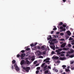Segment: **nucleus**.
Masks as SVG:
<instances>
[{
    "instance_id": "obj_47",
    "label": "nucleus",
    "mask_w": 74,
    "mask_h": 74,
    "mask_svg": "<svg viewBox=\"0 0 74 74\" xmlns=\"http://www.w3.org/2000/svg\"><path fill=\"white\" fill-rule=\"evenodd\" d=\"M11 69H12V70H14V66H13V65L12 66Z\"/></svg>"
},
{
    "instance_id": "obj_51",
    "label": "nucleus",
    "mask_w": 74,
    "mask_h": 74,
    "mask_svg": "<svg viewBox=\"0 0 74 74\" xmlns=\"http://www.w3.org/2000/svg\"><path fill=\"white\" fill-rule=\"evenodd\" d=\"M49 60H47V61H46L45 63H49Z\"/></svg>"
},
{
    "instance_id": "obj_7",
    "label": "nucleus",
    "mask_w": 74,
    "mask_h": 74,
    "mask_svg": "<svg viewBox=\"0 0 74 74\" xmlns=\"http://www.w3.org/2000/svg\"><path fill=\"white\" fill-rule=\"evenodd\" d=\"M27 59H28V58H26L25 59V60H26V63L27 64H29L30 63V62H29V60H28Z\"/></svg>"
},
{
    "instance_id": "obj_31",
    "label": "nucleus",
    "mask_w": 74,
    "mask_h": 74,
    "mask_svg": "<svg viewBox=\"0 0 74 74\" xmlns=\"http://www.w3.org/2000/svg\"><path fill=\"white\" fill-rule=\"evenodd\" d=\"M73 57H74V54H72V55L71 56H70V57L71 58H73Z\"/></svg>"
},
{
    "instance_id": "obj_64",
    "label": "nucleus",
    "mask_w": 74,
    "mask_h": 74,
    "mask_svg": "<svg viewBox=\"0 0 74 74\" xmlns=\"http://www.w3.org/2000/svg\"><path fill=\"white\" fill-rule=\"evenodd\" d=\"M47 60H50V58H48V59H47Z\"/></svg>"
},
{
    "instance_id": "obj_60",
    "label": "nucleus",
    "mask_w": 74,
    "mask_h": 74,
    "mask_svg": "<svg viewBox=\"0 0 74 74\" xmlns=\"http://www.w3.org/2000/svg\"><path fill=\"white\" fill-rule=\"evenodd\" d=\"M72 45H74V42H73L71 43Z\"/></svg>"
},
{
    "instance_id": "obj_37",
    "label": "nucleus",
    "mask_w": 74,
    "mask_h": 74,
    "mask_svg": "<svg viewBox=\"0 0 74 74\" xmlns=\"http://www.w3.org/2000/svg\"><path fill=\"white\" fill-rule=\"evenodd\" d=\"M37 63V61H36L34 62V64H36Z\"/></svg>"
},
{
    "instance_id": "obj_43",
    "label": "nucleus",
    "mask_w": 74,
    "mask_h": 74,
    "mask_svg": "<svg viewBox=\"0 0 74 74\" xmlns=\"http://www.w3.org/2000/svg\"><path fill=\"white\" fill-rule=\"evenodd\" d=\"M60 56H64V54H60Z\"/></svg>"
},
{
    "instance_id": "obj_11",
    "label": "nucleus",
    "mask_w": 74,
    "mask_h": 74,
    "mask_svg": "<svg viewBox=\"0 0 74 74\" xmlns=\"http://www.w3.org/2000/svg\"><path fill=\"white\" fill-rule=\"evenodd\" d=\"M48 37H49H49H48L47 38V40L48 41L49 40H52V38L51 37V36L49 35L48 36Z\"/></svg>"
},
{
    "instance_id": "obj_8",
    "label": "nucleus",
    "mask_w": 74,
    "mask_h": 74,
    "mask_svg": "<svg viewBox=\"0 0 74 74\" xmlns=\"http://www.w3.org/2000/svg\"><path fill=\"white\" fill-rule=\"evenodd\" d=\"M50 47L51 49H52L53 50H55V46H51Z\"/></svg>"
},
{
    "instance_id": "obj_38",
    "label": "nucleus",
    "mask_w": 74,
    "mask_h": 74,
    "mask_svg": "<svg viewBox=\"0 0 74 74\" xmlns=\"http://www.w3.org/2000/svg\"><path fill=\"white\" fill-rule=\"evenodd\" d=\"M55 53V52L54 51H52V52L51 53V54L52 55H53Z\"/></svg>"
},
{
    "instance_id": "obj_50",
    "label": "nucleus",
    "mask_w": 74,
    "mask_h": 74,
    "mask_svg": "<svg viewBox=\"0 0 74 74\" xmlns=\"http://www.w3.org/2000/svg\"><path fill=\"white\" fill-rule=\"evenodd\" d=\"M57 62L58 63H60V61L59 60H58L57 61Z\"/></svg>"
},
{
    "instance_id": "obj_22",
    "label": "nucleus",
    "mask_w": 74,
    "mask_h": 74,
    "mask_svg": "<svg viewBox=\"0 0 74 74\" xmlns=\"http://www.w3.org/2000/svg\"><path fill=\"white\" fill-rule=\"evenodd\" d=\"M16 62V61L15 60H13L12 61V63H13V64H15Z\"/></svg>"
},
{
    "instance_id": "obj_1",
    "label": "nucleus",
    "mask_w": 74,
    "mask_h": 74,
    "mask_svg": "<svg viewBox=\"0 0 74 74\" xmlns=\"http://www.w3.org/2000/svg\"><path fill=\"white\" fill-rule=\"evenodd\" d=\"M64 50V51H67V50H69V48H66L65 47L64 48L62 49H59L58 50H56V52H57V53H60V52H61L62 50Z\"/></svg>"
},
{
    "instance_id": "obj_17",
    "label": "nucleus",
    "mask_w": 74,
    "mask_h": 74,
    "mask_svg": "<svg viewBox=\"0 0 74 74\" xmlns=\"http://www.w3.org/2000/svg\"><path fill=\"white\" fill-rule=\"evenodd\" d=\"M52 59H59V57L56 56V57H55L54 56H53L52 58Z\"/></svg>"
},
{
    "instance_id": "obj_15",
    "label": "nucleus",
    "mask_w": 74,
    "mask_h": 74,
    "mask_svg": "<svg viewBox=\"0 0 74 74\" xmlns=\"http://www.w3.org/2000/svg\"><path fill=\"white\" fill-rule=\"evenodd\" d=\"M61 53H65V52L62 51L60 53H57V55H60Z\"/></svg>"
},
{
    "instance_id": "obj_35",
    "label": "nucleus",
    "mask_w": 74,
    "mask_h": 74,
    "mask_svg": "<svg viewBox=\"0 0 74 74\" xmlns=\"http://www.w3.org/2000/svg\"><path fill=\"white\" fill-rule=\"evenodd\" d=\"M60 36H63L64 35V34L63 33H60Z\"/></svg>"
},
{
    "instance_id": "obj_26",
    "label": "nucleus",
    "mask_w": 74,
    "mask_h": 74,
    "mask_svg": "<svg viewBox=\"0 0 74 74\" xmlns=\"http://www.w3.org/2000/svg\"><path fill=\"white\" fill-rule=\"evenodd\" d=\"M74 63V61L70 62V64H73Z\"/></svg>"
},
{
    "instance_id": "obj_53",
    "label": "nucleus",
    "mask_w": 74,
    "mask_h": 74,
    "mask_svg": "<svg viewBox=\"0 0 74 74\" xmlns=\"http://www.w3.org/2000/svg\"><path fill=\"white\" fill-rule=\"evenodd\" d=\"M61 41H64V39H60Z\"/></svg>"
},
{
    "instance_id": "obj_4",
    "label": "nucleus",
    "mask_w": 74,
    "mask_h": 74,
    "mask_svg": "<svg viewBox=\"0 0 74 74\" xmlns=\"http://www.w3.org/2000/svg\"><path fill=\"white\" fill-rule=\"evenodd\" d=\"M37 53L38 56H40V55H42V53L40 50L37 51Z\"/></svg>"
},
{
    "instance_id": "obj_13",
    "label": "nucleus",
    "mask_w": 74,
    "mask_h": 74,
    "mask_svg": "<svg viewBox=\"0 0 74 74\" xmlns=\"http://www.w3.org/2000/svg\"><path fill=\"white\" fill-rule=\"evenodd\" d=\"M46 47V46L45 45H43L41 47V49H42V50H45V47Z\"/></svg>"
},
{
    "instance_id": "obj_5",
    "label": "nucleus",
    "mask_w": 74,
    "mask_h": 74,
    "mask_svg": "<svg viewBox=\"0 0 74 74\" xmlns=\"http://www.w3.org/2000/svg\"><path fill=\"white\" fill-rule=\"evenodd\" d=\"M20 64L21 66L23 64H26V62L24 60H22Z\"/></svg>"
},
{
    "instance_id": "obj_23",
    "label": "nucleus",
    "mask_w": 74,
    "mask_h": 74,
    "mask_svg": "<svg viewBox=\"0 0 74 74\" xmlns=\"http://www.w3.org/2000/svg\"><path fill=\"white\" fill-rule=\"evenodd\" d=\"M45 63H43L41 65L42 67H44V65H45Z\"/></svg>"
},
{
    "instance_id": "obj_30",
    "label": "nucleus",
    "mask_w": 74,
    "mask_h": 74,
    "mask_svg": "<svg viewBox=\"0 0 74 74\" xmlns=\"http://www.w3.org/2000/svg\"><path fill=\"white\" fill-rule=\"evenodd\" d=\"M62 26L63 27H66V25L64 24L62 25Z\"/></svg>"
},
{
    "instance_id": "obj_46",
    "label": "nucleus",
    "mask_w": 74,
    "mask_h": 74,
    "mask_svg": "<svg viewBox=\"0 0 74 74\" xmlns=\"http://www.w3.org/2000/svg\"><path fill=\"white\" fill-rule=\"evenodd\" d=\"M60 29L62 30V29H63V27H60Z\"/></svg>"
},
{
    "instance_id": "obj_10",
    "label": "nucleus",
    "mask_w": 74,
    "mask_h": 74,
    "mask_svg": "<svg viewBox=\"0 0 74 74\" xmlns=\"http://www.w3.org/2000/svg\"><path fill=\"white\" fill-rule=\"evenodd\" d=\"M65 71L66 72H67L68 74H69L70 73V70L69 69H66Z\"/></svg>"
},
{
    "instance_id": "obj_42",
    "label": "nucleus",
    "mask_w": 74,
    "mask_h": 74,
    "mask_svg": "<svg viewBox=\"0 0 74 74\" xmlns=\"http://www.w3.org/2000/svg\"><path fill=\"white\" fill-rule=\"evenodd\" d=\"M39 73V71H36V74H38Z\"/></svg>"
},
{
    "instance_id": "obj_44",
    "label": "nucleus",
    "mask_w": 74,
    "mask_h": 74,
    "mask_svg": "<svg viewBox=\"0 0 74 74\" xmlns=\"http://www.w3.org/2000/svg\"><path fill=\"white\" fill-rule=\"evenodd\" d=\"M37 44V42H35L34 44V47H35V46H36Z\"/></svg>"
},
{
    "instance_id": "obj_32",
    "label": "nucleus",
    "mask_w": 74,
    "mask_h": 74,
    "mask_svg": "<svg viewBox=\"0 0 74 74\" xmlns=\"http://www.w3.org/2000/svg\"><path fill=\"white\" fill-rule=\"evenodd\" d=\"M60 73H63V70L61 69L60 70Z\"/></svg>"
},
{
    "instance_id": "obj_20",
    "label": "nucleus",
    "mask_w": 74,
    "mask_h": 74,
    "mask_svg": "<svg viewBox=\"0 0 74 74\" xmlns=\"http://www.w3.org/2000/svg\"><path fill=\"white\" fill-rule=\"evenodd\" d=\"M62 67L63 68V69H64L66 67V66L65 65H63L62 66Z\"/></svg>"
},
{
    "instance_id": "obj_29",
    "label": "nucleus",
    "mask_w": 74,
    "mask_h": 74,
    "mask_svg": "<svg viewBox=\"0 0 74 74\" xmlns=\"http://www.w3.org/2000/svg\"><path fill=\"white\" fill-rule=\"evenodd\" d=\"M42 54H43V55H45L46 54V52L45 51H43L42 52Z\"/></svg>"
},
{
    "instance_id": "obj_18",
    "label": "nucleus",
    "mask_w": 74,
    "mask_h": 74,
    "mask_svg": "<svg viewBox=\"0 0 74 74\" xmlns=\"http://www.w3.org/2000/svg\"><path fill=\"white\" fill-rule=\"evenodd\" d=\"M67 34L68 36H70V35H71V33H70V31H67Z\"/></svg>"
},
{
    "instance_id": "obj_39",
    "label": "nucleus",
    "mask_w": 74,
    "mask_h": 74,
    "mask_svg": "<svg viewBox=\"0 0 74 74\" xmlns=\"http://www.w3.org/2000/svg\"><path fill=\"white\" fill-rule=\"evenodd\" d=\"M22 53H24L25 51L24 50H22L21 51Z\"/></svg>"
},
{
    "instance_id": "obj_49",
    "label": "nucleus",
    "mask_w": 74,
    "mask_h": 74,
    "mask_svg": "<svg viewBox=\"0 0 74 74\" xmlns=\"http://www.w3.org/2000/svg\"><path fill=\"white\" fill-rule=\"evenodd\" d=\"M73 40V38H69V40Z\"/></svg>"
},
{
    "instance_id": "obj_16",
    "label": "nucleus",
    "mask_w": 74,
    "mask_h": 74,
    "mask_svg": "<svg viewBox=\"0 0 74 74\" xmlns=\"http://www.w3.org/2000/svg\"><path fill=\"white\" fill-rule=\"evenodd\" d=\"M56 40V39H52V41H54L55 43H58V41Z\"/></svg>"
},
{
    "instance_id": "obj_12",
    "label": "nucleus",
    "mask_w": 74,
    "mask_h": 74,
    "mask_svg": "<svg viewBox=\"0 0 74 74\" xmlns=\"http://www.w3.org/2000/svg\"><path fill=\"white\" fill-rule=\"evenodd\" d=\"M60 59L61 60H64V59H66V57H64L63 58L60 57Z\"/></svg>"
},
{
    "instance_id": "obj_55",
    "label": "nucleus",
    "mask_w": 74,
    "mask_h": 74,
    "mask_svg": "<svg viewBox=\"0 0 74 74\" xmlns=\"http://www.w3.org/2000/svg\"><path fill=\"white\" fill-rule=\"evenodd\" d=\"M34 58H32L31 59L32 61H34Z\"/></svg>"
},
{
    "instance_id": "obj_34",
    "label": "nucleus",
    "mask_w": 74,
    "mask_h": 74,
    "mask_svg": "<svg viewBox=\"0 0 74 74\" xmlns=\"http://www.w3.org/2000/svg\"><path fill=\"white\" fill-rule=\"evenodd\" d=\"M40 67H37L36 68V70H40Z\"/></svg>"
},
{
    "instance_id": "obj_59",
    "label": "nucleus",
    "mask_w": 74,
    "mask_h": 74,
    "mask_svg": "<svg viewBox=\"0 0 74 74\" xmlns=\"http://www.w3.org/2000/svg\"><path fill=\"white\" fill-rule=\"evenodd\" d=\"M39 65V64H36L35 65V66H38Z\"/></svg>"
},
{
    "instance_id": "obj_62",
    "label": "nucleus",
    "mask_w": 74,
    "mask_h": 74,
    "mask_svg": "<svg viewBox=\"0 0 74 74\" xmlns=\"http://www.w3.org/2000/svg\"><path fill=\"white\" fill-rule=\"evenodd\" d=\"M67 68L68 69H70V66H69L68 67H67Z\"/></svg>"
},
{
    "instance_id": "obj_21",
    "label": "nucleus",
    "mask_w": 74,
    "mask_h": 74,
    "mask_svg": "<svg viewBox=\"0 0 74 74\" xmlns=\"http://www.w3.org/2000/svg\"><path fill=\"white\" fill-rule=\"evenodd\" d=\"M63 25V22H60L59 24H58V26H60V25Z\"/></svg>"
},
{
    "instance_id": "obj_41",
    "label": "nucleus",
    "mask_w": 74,
    "mask_h": 74,
    "mask_svg": "<svg viewBox=\"0 0 74 74\" xmlns=\"http://www.w3.org/2000/svg\"><path fill=\"white\" fill-rule=\"evenodd\" d=\"M30 48H27L26 49V51H29L30 50Z\"/></svg>"
},
{
    "instance_id": "obj_61",
    "label": "nucleus",
    "mask_w": 74,
    "mask_h": 74,
    "mask_svg": "<svg viewBox=\"0 0 74 74\" xmlns=\"http://www.w3.org/2000/svg\"><path fill=\"white\" fill-rule=\"evenodd\" d=\"M61 74H66V73L65 72H64L63 73H62Z\"/></svg>"
},
{
    "instance_id": "obj_58",
    "label": "nucleus",
    "mask_w": 74,
    "mask_h": 74,
    "mask_svg": "<svg viewBox=\"0 0 74 74\" xmlns=\"http://www.w3.org/2000/svg\"><path fill=\"white\" fill-rule=\"evenodd\" d=\"M46 61H47V59H45L44 60V62H46Z\"/></svg>"
},
{
    "instance_id": "obj_40",
    "label": "nucleus",
    "mask_w": 74,
    "mask_h": 74,
    "mask_svg": "<svg viewBox=\"0 0 74 74\" xmlns=\"http://www.w3.org/2000/svg\"><path fill=\"white\" fill-rule=\"evenodd\" d=\"M68 47H71V44H69V45H68Z\"/></svg>"
},
{
    "instance_id": "obj_2",
    "label": "nucleus",
    "mask_w": 74,
    "mask_h": 74,
    "mask_svg": "<svg viewBox=\"0 0 74 74\" xmlns=\"http://www.w3.org/2000/svg\"><path fill=\"white\" fill-rule=\"evenodd\" d=\"M23 70H25L27 72H29V70H30V67H27L26 68L25 67H23Z\"/></svg>"
},
{
    "instance_id": "obj_45",
    "label": "nucleus",
    "mask_w": 74,
    "mask_h": 74,
    "mask_svg": "<svg viewBox=\"0 0 74 74\" xmlns=\"http://www.w3.org/2000/svg\"><path fill=\"white\" fill-rule=\"evenodd\" d=\"M37 48H38V49H40L41 48L39 46H38V47Z\"/></svg>"
},
{
    "instance_id": "obj_52",
    "label": "nucleus",
    "mask_w": 74,
    "mask_h": 74,
    "mask_svg": "<svg viewBox=\"0 0 74 74\" xmlns=\"http://www.w3.org/2000/svg\"><path fill=\"white\" fill-rule=\"evenodd\" d=\"M48 69H51V67L50 66H48Z\"/></svg>"
},
{
    "instance_id": "obj_3",
    "label": "nucleus",
    "mask_w": 74,
    "mask_h": 74,
    "mask_svg": "<svg viewBox=\"0 0 74 74\" xmlns=\"http://www.w3.org/2000/svg\"><path fill=\"white\" fill-rule=\"evenodd\" d=\"M14 66L15 67L16 70L17 71H19V68L18 67V66L16 64H14Z\"/></svg>"
},
{
    "instance_id": "obj_24",
    "label": "nucleus",
    "mask_w": 74,
    "mask_h": 74,
    "mask_svg": "<svg viewBox=\"0 0 74 74\" xmlns=\"http://www.w3.org/2000/svg\"><path fill=\"white\" fill-rule=\"evenodd\" d=\"M48 72H49V71L48 70L46 71H45V74H47V73H48Z\"/></svg>"
},
{
    "instance_id": "obj_9",
    "label": "nucleus",
    "mask_w": 74,
    "mask_h": 74,
    "mask_svg": "<svg viewBox=\"0 0 74 74\" xmlns=\"http://www.w3.org/2000/svg\"><path fill=\"white\" fill-rule=\"evenodd\" d=\"M66 44L65 43H63L61 46V48H64V47H65V46H66Z\"/></svg>"
},
{
    "instance_id": "obj_28",
    "label": "nucleus",
    "mask_w": 74,
    "mask_h": 74,
    "mask_svg": "<svg viewBox=\"0 0 74 74\" xmlns=\"http://www.w3.org/2000/svg\"><path fill=\"white\" fill-rule=\"evenodd\" d=\"M31 47H34V44H32L31 45H30Z\"/></svg>"
},
{
    "instance_id": "obj_57",
    "label": "nucleus",
    "mask_w": 74,
    "mask_h": 74,
    "mask_svg": "<svg viewBox=\"0 0 74 74\" xmlns=\"http://www.w3.org/2000/svg\"><path fill=\"white\" fill-rule=\"evenodd\" d=\"M62 1L64 3H65V1H66V0H62Z\"/></svg>"
},
{
    "instance_id": "obj_14",
    "label": "nucleus",
    "mask_w": 74,
    "mask_h": 74,
    "mask_svg": "<svg viewBox=\"0 0 74 74\" xmlns=\"http://www.w3.org/2000/svg\"><path fill=\"white\" fill-rule=\"evenodd\" d=\"M48 67V65H45L43 67V69L44 70H47V68Z\"/></svg>"
},
{
    "instance_id": "obj_33",
    "label": "nucleus",
    "mask_w": 74,
    "mask_h": 74,
    "mask_svg": "<svg viewBox=\"0 0 74 74\" xmlns=\"http://www.w3.org/2000/svg\"><path fill=\"white\" fill-rule=\"evenodd\" d=\"M20 56H21L20 55V54H17L16 55V56L17 58H19V57H20Z\"/></svg>"
},
{
    "instance_id": "obj_48",
    "label": "nucleus",
    "mask_w": 74,
    "mask_h": 74,
    "mask_svg": "<svg viewBox=\"0 0 74 74\" xmlns=\"http://www.w3.org/2000/svg\"><path fill=\"white\" fill-rule=\"evenodd\" d=\"M62 31H66V28H64L62 29Z\"/></svg>"
},
{
    "instance_id": "obj_54",
    "label": "nucleus",
    "mask_w": 74,
    "mask_h": 74,
    "mask_svg": "<svg viewBox=\"0 0 74 74\" xmlns=\"http://www.w3.org/2000/svg\"><path fill=\"white\" fill-rule=\"evenodd\" d=\"M59 33H60V32H58L56 33V34H59Z\"/></svg>"
},
{
    "instance_id": "obj_6",
    "label": "nucleus",
    "mask_w": 74,
    "mask_h": 74,
    "mask_svg": "<svg viewBox=\"0 0 74 74\" xmlns=\"http://www.w3.org/2000/svg\"><path fill=\"white\" fill-rule=\"evenodd\" d=\"M25 53H23L21 54V55H20V57L21 58V59H24L23 58L25 56Z\"/></svg>"
},
{
    "instance_id": "obj_56",
    "label": "nucleus",
    "mask_w": 74,
    "mask_h": 74,
    "mask_svg": "<svg viewBox=\"0 0 74 74\" xmlns=\"http://www.w3.org/2000/svg\"><path fill=\"white\" fill-rule=\"evenodd\" d=\"M54 32V31H51V34H53V33Z\"/></svg>"
},
{
    "instance_id": "obj_27",
    "label": "nucleus",
    "mask_w": 74,
    "mask_h": 74,
    "mask_svg": "<svg viewBox=\"0 0 74 74\" xmlns=\"http://www.w3.org/2000/svg\"><path fill=\"white\" fill-rule=\"evenodd\" d=\"M44 57H43V56H40L39 57V58H42V59Z\"/></svg>"
},
{
    "instance_id": "obj_25",
    "label": "nucleus",
    "mask_w": 74,
    "mask_h": 74,
    "mask_svg": "<svg viewBox=\"0 0 74 74\" xmlns=\"http://www.w3.org/2000/svg\"><path fill=\"white\" fill-rule=\"evenodd\" d=\"M53 70H54L55 71H56V73L58 72V70H57V69H53Z\"/></svg>"
},
{
    "instance_id": "obj_63",
    "label": "nucleus",
    "mask_w": 74,
    "mask_h": 74,
    "mask_svg": "<svg viewBox=\"0 0 74 74\" xmlns=\"http://www.w3.org/2000/svg\"><path fill=\"white\" fill-rule=\"evenodd\" d=\"M69 56V54H67L66 55V56Z\"/></svg>"
},
{
    "instance_id": "obj_19",
    "label": "nucleus",
    "mask_w": 74,
    "mask_h": 74,
    "mask_svg": "<svg viewBox=\"0 0 74 74\" xmlns=\"http://www.w3.org/2000/svg\"><path fill=\"white\" fill-rule=\"evenodd\" d=\"M70 52L71 53H73L74 52V50L73 49H71L70 50Z\"/></svg>"
},
{
    "instance_id": "obj_36",
    "label": "nucleus",
    "mask_w": 74,
    "mask_h": 74,
    "mask_svg": "<svg viewBox=\"0 0 74 74\" xmlns=\"http://www.w3.org/2000/svg\"><path fill=\"white\" fill-rule=\"evenodd\" d=\"M53 30H57V28L56 27H55L53 29Z\"/></svg>"
}]
</instances>
